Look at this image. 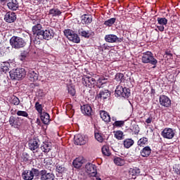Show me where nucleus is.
Listing matches in <instances>:
<instances>
[{
	"instance_id": "9b49d317",
	"label": "nucleus",
	"mask_w": 180,
	"mask_h": 180,
	"mask_svg": "<svg viewBox=\"0 0 180 180\" xmlns=\"http://www.w3.org/2000/svg\"><path fill=\"white\" fill-rule=\"evenodd\" d=\"M161 136L163 139L172 140V138L175 137V131L172 128H165L161 132Z\"/></svg>"
},
{
	"instance_id": "3c124183",
	"label": "nucleus",
	"mask_w": 180,
	"mask_h": 180,
	"mask_svg": "<svg viewBox=\"0 0 180 180\" xmlns=\"http://www.w3.org/2000/svg\"><path fill=\"white\" fill-rule=\"evenodd\" d=\"M11 103H12V105H15V106H18V105H19V103H20V100H19V98L14 96L11 99Z\"/></svg>"
},
{
	"instance_id": "6e6552de",
	"label": "nucleus",
	"mask_w": 180,
	"mask_h": 180,
	"mask_svg": "<svg viewBox=\"0 0 180 180\" xmlns=\"http://www.w3.org/2000/svg\"><path fill=\"white\" fill-rule=\"evenodd\" d=\"M22 120L21 117L11 116L8 120L10 126L13 127L14 129H20V126H22V122H20Z\"/></svg>"
},
{
	"instance_id": "864d4df0",
	"label": "nucleus",
	"mask_w": 180,
	"mask_h": 180,
	"mask_svg": "<svg viewBox=\"0 0 180 180\" xmlns=\"http://www.w3.org/2000/svg\"><path fill=\"white\" fill-rule=\"evenodd\" d=\"M27 52L23 51L21 53L20 56V61H25L26 60V57H27Z\"/></svg>"
},
{
	"instance_id": "72a5a7b5",
	"label": "nucleus",
	"mask_w": 180,
	"mask_h": 180,
	"mask_svg": "<svg viewBox=\"0 0 180 180\" xmlns=\"http://www.w3.org/2000/svg\"><path fill=\"white\" fill-rule=\"evenodd\" d=\"M147 144H148V138L147 137H142L137 141V145L139 147H144Z\"/></svg>"
},
{
	"instance_id": "7c9ffc66",
	"label": "nucleus",
	"mask_w": 180,
	"mask_h": 180,
	"mask_svg": "<svg viewBox=\"0 0 180 180\" xmlns=\"http://www.w3.org/2000/svg\"><path fill=\"white\" fill-rule=\"evenodd\" d=\"M108 86V79L103 77L100 78L97 81V87L98 88H106Z\"/></svg>"
},
{
	"instance_id": "f3484780",
	"label": "nucleus",
	"mask_w": 180,
	"mask_h": 180,
	"mask_svg": "<svg viewBox=\"0 0 180 180\" xmlns=\"http://www.w3.org/2000/svg\"><path fill=\"white\" fill-rule=\"evenodd\" d=\"M17 19L16 13L14 12L8 11L4 15V20L7 22V23H13L15 20Z\"/></svg>"
},
{
	"instance_id": "338daca9",
	"label": "nucleus",
	"mask_w": 180,
	"mask_h": 180,
	"mask_svg": "<svg viewBox=\"0 0 180 180\" xmlns=\"http://www.w3.org/2000/svg\"><path fill=\"white\" fill-rule=\"evenodd\" d=\"M112 122H116V117H112Z\"/></svg>"
},
{
	"instance_id": "423d86ee",
	"label": "nucleus",
	"mask_w": 180,
	"mask_h": 180,
	"mask_svg": "<svg viewBox=\"0 0 180 180\" xmlns=\"http://www.w3.org/2000/svg\"><path fill=\"white\" fill-rule=\"evenodd\" d=\"M115 96H122V98H129L130 96V89L122 87L118 85L115 89Z\"/></svg>"
},
{
	"instance_id": "f03ea898",
	"label": "nucleus",
	"mask_w": 180,
	"mask_h": 180,
	"mask_svg": "<svg viewBox=\"0 0 180 180\" xmlns=\"http://www.w3.org/2000/svg\"><path fill=\"white\" fill-rule=\"evenodd\" d=\"M141 61L143 64H151L154 65L153 68H155V65L158 63V60L154 58V54L151 51H146L143 53Z\"/></svg>"
},
{
	"instance_id": "1a4fd4ad",
	"label": "nucleus",
	"mask_w": 180,
	"mask_h": 180,
	"mask_svg": "<svg viewBox=\"0 0 180 180\" xmlns=\"http://www.w3.org/2000/svg\"><path fill=\"white\" fill-rule=\"evenodd\" d=\"M104 40L106 43H122L123 38L118 37L114 34H109L105 36Z\"/></svg>"
},
{
	"instance_id": "dca6fc26",
	"label": "nucleus",
	"mask_w": 180,
	"mask_h": 180,
	"mask_svg": "<svg viewBox=\"0 0 180 180\" xmlns=\"http://www.w3.org/2000/svg\"><path fill=\"white\" fill-rule=\"evenodd\" d=\"M159 103L161 106L164 108H169L171 106V99L165 95H160L159 98Z\"/></svg>"
},
{
	"instance_id": "5701e85b",
	"label": "nucleus",
	"mask_w": 180,
	"mask_h": 180,
	"mask_svg": "<svg viewBox=\"0 0 180 180\" xmlns=\"http://www.w3.org/2000/svg\"><path fill=\"white\" fill-rule=\"evenodd\" d=\"M82 112L86 116H92V107L89 104L81 106Z\"/></svg>"
},
{
	"instance_id": "bf43d9fd",
	"label": "nucleus",
	"mask_w": 180,
	"mask_h": 180,
	"mask_svg": "<svg viewBox=\"0 0 180 180\" xmlns=\"http://www.w3.org/2000/svg\"><path fill=\"white\" fill-rule=\"evenodd\" d=\"M153 119L154 118H153L152 116L149 117L148 119H146V123H147V124H150V123H151V122H153Z\"/></svg>"
},
{
	"instance_id": "f257e3e1",
	"label": "nucleus",
	"mask_w": 180,
	"mask_h": 180,
	"mask_svg": "<svg viewBox=\"0 0 180 180\" xmlns=\"http://www.w3.org/2000/svg\"><path fill=\"white\" fill-rule=\"evenodd\" d=\"M55 35L54 30L48 27L38 33V40H51V39L54 38Z\"/></svg>"
},
{
	"instance_id": "7ed1b4c3",
	"label": "nucleus",
	"mask_w": 180,
	"mask_h": 180,
	"mask_svg": "<svg viewBox=\"0 0 180 180\" xmlns=\"http://www.w3.org/2000/svg\"><path fill=\"white\" fill-rule=\"evenodd\" d=\"M10 44L13 49L19 50L26 46V42L21 37L13 36L10 39Z\"/></svg>"
},
{
	"instance_id": "f704fd0d",
	"label": "nucleus",
	"mask_w": 180,
	"mask_h": 180,
	"mask_svg": "<svg viewBox=\"0 0 180 180\" xmlns=\"http://www.w3.org/2000/svg\"><path fill=\"white\" fill-rule=\"evenodd\" d=\"M68 40L70 41H72L73 43H79L81 41V39L79 38V36H78L75 32L72 34L71 37H68Z\"/></svg>"
},
{
	"instance_id": "774afa93",
	"label": "nucleus",
	"mask_w": 180,
	"mask_h": 180,
	"mask_svg": "<svg viewBox=\"0 0 180 180\" xmlns=\"http://www.w3.org/2000/svg\"><path fill=\"white\" fill-rule=\"evenodd\" d=\"M96 180H102V179H101V177H96Z\"/></svg>"
},
{
	"instance_id": "bb28decb",
	"label": "nucleus",
	"mask_w": 180,
	"mask_h": 180,
	"mask_svg": "<svg viewBox=\"0 0 180 180\" xmlns=\"http://www.w3.org/2000/svg\"><path fill=\"white\" fill-rule=\"evenodd\" d=\"M39 117L44 123V124H49L50 123V114L46 112H41L39 114Z\"/></svg>"
},
{
	"instance_id": "0e129e2a",
	"label": "nucleus",
	"mask_w": 180,
	"mask_h": 180,
	"mask_svg": "<svg viewBox=\"0 0 180 180\" xmlns=\"http://www.w3.org/2000/svg\"><path fill=\"white\" fill-rule=\"evenodd\" d=\"M35 2H37V4H41V2H43V1L44 0H34Z\"/></svg>"
},
{
	"instance_id": "680f3d73",
	"label": "nucleus",
	"mask_w": 180,
	"mask_h": 180,
	"mask_svg": "<svg viewBox=\"0 0 180 180\" xmlns=\"http://www.w3.org/2000/svg\"><path fill=\"white\" fill-rule=\"evenodd\" d=\"M43 157H44V155H43V153H41L40 154H39L37 158H38V160H43Z\"/></svg>"
},
{
	"instance_id": "cd10ccee",
	"label": "nucleus",
	"mask_w": 180,
	"mask_h": 180,
	"mask_svg": "<svg viewBox=\"0 0 180 180\" xmlns=\"http://www.w3.org/2000/svg\"><path fill=\"white\" fill-rule=\"evenodd\" d=\"M99 113L103 122L105 123H110V115H109V112L105 110H100Z\"/></svg>"
},
{
	"instance_id": "ea45409f",
	"label": "nucleus",
	"mask_w": 180,
	"mask_h": 180,
	"mask_svg": "<svg viewBox=\"0 0 180 180\" xmlns=\"http://www.w3.org/2000/svg\"><path fill=\"white\" fill-rule=\"evenodd\" d=\"M101 151L103 155H105V157H110V155L112 154L110 153V150L109 149V146H103L101 148Z\"/></svg>"
},
{
	"instance_id": "e433bc0d",
	"label": "nucleus",
	"mask_w": 180,
	"mask_h": 180,
	"mask_svg": "<svg viewBox=\"0 0 180 180\" xmlns=\"http://www.w3.org/2000/svg\"><path fill=\"white\" fill-rule=\"evenodd\" d=\"M79 33L82 37H85V39H89L91 37V34H89V30H84L83 28L79 30Z\"/></svg>"
},
{
	"instance_id": "6e6d98bb",
	"label": "nucleus",
	"mask_w": 180,
	"mask_h": 180,
	"mask_svg": "<svg viewBox=\"0 0 180 180\" xmlns=\"http://www.w3.org/2000/svg\"><path fill=\"white\" fill-rule=\"evenodd\" d=\"M139 133H140V128L139 127V125H136L134 129V134H139Z\"/></svg>"
},
{
	"instance_id": "c756f323",
	"label": "nucleus",
	"mask_w": 180,
	"mask_h": 180,
	"mask_svg": "<svg viewBox=\"0 0 180 180\" xmlns=\"http://www.w3.org/2000/svg\"><path fill=\"white\" fill-rule=\"evenodd\" d=\"M67 171L68 169L64 167V165H56V172L58 173V175H60V176H63V175H65V174H67Z\"/></svg>"
},
{
	"instance_id": "a878e982",
	"label": "nucleus",
	"mask_w": 180,
	"mask_h": 180,
	"mask_svg": "<svg viewBox=\"0 0 180 180\" xmlns=\"http://www.w3.org/2000/svg\"><path fill=\"white\" fill-rule=\"evenodd\" d=\"M82 25H90L92 23V16L88 14H84L80 17Z\"/></svg>"
},
{
	"instance_id": "aec40b11",
	"label": "nucleus",
	"mask_w": 180,
	"mask_h": 180,
	"mask_svg": "<svg viewBox=\"0 0 180 180\" xmlns=\"http://www.w3.org/2000/svg\"><path fill=\"white\" fill-rule=\"evenodd\" d=\"M151 148L148 146H144L141 150H140V155L142 157V158H148V157H150L151 155Z\"/></svg>"
},
{
	"instance_id": "de8ad7c7",
	"label": "nucleus",
	"mask_w": 180,
	"mask_h": 180,
	"mask_svg": "<svg viewBox=\"0 0 180 180\" xmlns=\"http://www.w3.org/2000/svg\"><path fill=\"white\" fill-rule=\"evenodd\" d=\"M21 158L23 161V162H29V158H30V156L27 153H23Z\"/></svg>"
},
{
	"instance_id": "4468645a",
	"label": "nucleus",
	"mask_w": 180,
	"mask_h": 180,
	"mask_svg": "<svg viewBox=\"0 0 180 180\" xmlns=\"http://www.w3.org/2000/svg\"><path fill=\"white\" fill-rule=\"evenodd\" d=\"M39 147H40V140L37 137L30 140L28 143L29 150L31 151H36Z\"/></svg>"
},
{
	"instance_id": "412c9836",
	"label": "nucleus",
	"mask_w": 180,
	"mask_h": 180,
	"mask_svg": "<svg viewBox=\"0 0 180 180\" xmlns=\"http://www.w3.org/2000/svg\"><path fill=\"white\" fill-rule=\"evenodd\" d=\"M7 6L10 11H18L19 9V1L18 0H8Z\"/></svg>"
},
{
	"instance_id": "2f4dec72",
	"label": "nucleus",
	"mask_w": 180,
	"mask_h": 180,
	"mask_svg": "<svg viewBox=\"0 0 180 180\" xmlns=\"http://www.w3.org/2000/svg\"><path fill=\"white\" fill-rule=\"evenodd\" d=\"M94 137L99 143H103L105 139H103V134L98 130L94 131Z\"/></svg>"
},
{
	"instance_id": "0eeeda50",
	"label": "nucleus",
	"mask_w": 180,
	"mask_h": 180,
	"mask_svg": "<svg viewBox=\"0 0 180 180\" xmlns=\"http://www.w3.org/2000/svg\"><path fill=\"white\" fill-rule=\"evenodd\" d=\"M85 171L90 176H96L98 174V170L96 169V165L92 163H86L85 165Z\"/></svg>"
},
{
	"instance_id": "69168bd1",
	"label": "nucleus",
	"mask_w": 180,
	"mask_h": 180,
	"mask_svg": "<svg viewBox=\"0 0 180 180\" xmlns=\"http://www.w3.org/2000/svg\"><path fill=\"white\" fill-rule=\"evenodd\" d=\"M5 75H6V73H1L0 74L1 77H5Z\"/></svg>"
},
{
	"instance_id": "20e7f679",
	"label": "nucleus",
	"mask_w": 180,
	"mask_h": 180,
	"mask_svg": "<svg viewBox=\"0 0 180 180\" xmlns=\"http://www.w3.org/2000/svg\"><path fill=\"white\" fill-rule=\"evenodd\" d=\"M9 74L11 79L19 80L26 77V70L23 68H17L15 70H11Z\"/></svg>"
},
{
	"instance_id": "393cba45",
	"label": "nucleus",
	"mask_w": 180,
	"mask_h": 180,
	"mask_svg": "<svg viewBox=\"0 0 180 180\" xmlns=\"http://www.w3.org/2000/svg\"><path fill=\"white\" fill-rule=\"evenodd\" d=\"M128 173L129 178H131V179H136V178L140 175V169L137 167L130 168Z\"/></svg>"
},
{
	"instance_id": "4d7b16f0",
	"label": "nucleus",
	"mask_w": 180,
	"mask_h": 180,
	"mask_svg": "<svg viewBox=\"0 0 180 180\" xmlns=\"http://www.w3.org/2000/svg\"><path fill=\"white\" fill-rule=\"evenodd\" d=\"M157 29H158L160 32H164V30H165L164 25H158Z\"/></svg>"
},
{
	"instance_id": "473e14b6",
	"label": "nucleus",
	"mask_w": 180,
	"mask_h": 180,
	"mask_svg": "<svg viewBox=\"0 0 180 180\" xmlns=\"http://www.w3.org/2000/svg\"><path fill=\"white\" fill-rule=\"evenodd\" d=\"M134 145V140L131 139H126L123 141V146L124 148H130L132 146Z\"/></svg>"
},
{
	"instance_id": "052dcab7",
	"label": "nucleus",
	"mask_w": 180,
	"mask_h": 180,
	"mask_svg": "<svg viewBox=\"0 0 180 180\" xmlns=\"http://www.w3.org/2000/svg\"><path fill=\"white\" fill-rule=\"evenodd\" d=\"M100 49H101V51H103L104 50H109V46L104 44L103 46H100Z\"/></svg>"
},
{
	"instance_id": "ddd939ff",
	"label": "nucleus",
	"mask_w": 180,
	"mask_h": 180,
	"mask_svg": "<svg viewBox=\"0 0 180 180\" xmlns=\"http://www.w3.org/2000/svg\"><path fill=\"white\" fill-rule=\"evenodd\" d=\"M74 140L76 146H84V144L88 143V138L85 137V136H82L81 134L75 135Z\"/></svg>"
},
{
	"instance_id": "58836bf2",
	"label": "nucleus",
	"mask_w": 180,
	"mask_h": 180,
	"mask_svg": "<svg viewBox=\"0 0 180 180\" xmlns=\"http://www.w3.org/2000/svg\"><path fill=\"white\" fill-rule=\"evenodd\" d=\"M115 79L117 82H124V81H126L123 73H117L115 76Z\"/></svg>"
},
{
	"instance_id": "37998d69",
	"label": "nucleus",
	"mask_w": 180,
	"mask_h": 180,
	"mask_svg": "<svg viewBox=\"0 0 180 180\" xmlns=\"http://www.w3.org/2000/svg\"><path fill=\"white\" fill-rule=\"evenodd\" d=\"M31 23H32L34 26L40 25V19L38 18L37 15H32V18H31Z\"/></svg>"
},
{
	"instance_id": "a211bd4d",
	"label": "nucleus",
	"mask_w": 180,
	"mask_h": 180,
	"mask_svg": "<svg viewBox=\"0 0 180 180\" xmlns=\"http://www.w3.org/2000/svg\"><path fill=\"white\" fill-rule=\"evenodd\" d=\"M97 99H101V101H105V99H109L110 98V91L108 89H103L100 91L99 94L96 96Z\"/></svg>"
},
{
	"instance_id": "39448f33",
	"label": "nucleus",
	"mask_w": 180,
	"mask_h": 180,
	"mask_svg": "<svg viewBox=\"0 0 180 180\" xmlns=\"http://www.w3.org/2000/svg\"><path fill=\"white\" fill-rule=\"evenodd\" d=\"M40 171L38 169L32 168L31 170H24L22 174V179L32 180L34 176H39Z\"/></svg>"
},
{
	"instance_id": "e2e57ef3",
	"label": "nucleus",
	"mask_w": 180,
	"mask_h": 180,
	"mask_svg": "<svg viewBox=\"0 0 180 180\" xmlns=\"http://www.w3.org/2000/svg\"><path fill=\"white\" fill-rule=\"evenodd\" d=\"M151 94L154 96L155 95V89H151Z\"/></svg>"
},
{
	"instance_id": "79ce46f5",
	"label": "nucleus",
	"mask_w": 180,
	"mask_h": 180,
	"mask_svg": "<svg viewBox=\"0 0 180 180\" xmlns=\"http://www.w3.org/2000/svg\"><path fill=\"white\" fill-rule=\"evenodd\" d=\"M114 162L115 165H118L120 167L124 165V160L119 157H117L114 159Z\"/></svg>"
},
{
	"instance_id": "9d476101",
	"label": "nucleus",
	"mask_w": 180,
	"mask_h": 180,
	"mask_svg": "<svg viewBox=\"0 0 180 180\" xmlns=\"http://www.w3.org/2000/svg\"><path fill=\"white\" fill-rule=\"evenodd\" d=\"M82 81L83 85H84V86H87V88H92L94 84L96 83V80H95V78L88 75H84L82 77Z\"/></svg>"
},
{
	"instance_id": "13d9d810",
	"label": "nucleus",
	"mask_w": 180,
	"mask_h": 180,
	"mask_svg": "<svg viewBox=\"0 0 180 180\" xmlns=\"http://www.w3.org/2000/svg\"><path fill=\"white\" fill-rule=\"evenodd\" d=\"M44 164H45V165L47 167V165H51V160H46V159H44Z\"/></svg>"
},
{
	"instance_id": "49530a36",
	"label": "nucleus",
	"mask_w": 180,
	"mask_h": 180,
	"mask_svg": "<svg viewBox=\"0 0 180 180\" xmlns=\"http://www.w3.org/2000/svg\"><path fill=\"white\" fill-rule=\"evenodd\" d=\"M112 126H114V127H123V126H124V121L123 120L115 121L112 124Z\"/></svg>"
},
{
	"instance_id": "c03bdc74",
	"label": "nucleus",
	"mask_w": 180,
	"mask_h": 180,
	"mask_svg": "<svg viewBox=\"0 0 180 180\" xmlns=\"http://www.w3.org/2000/svg\"><path fill=\"white\" fill-rule=\"evenodd\" d=\"M64 35L65 36V37H71L72 36V34H74L75 33V32L72 31V30L70 29H66L63 31Z\"/></svg>"
},
{
	"instance_id": "a19ab883",
	"label": "nucleus",
	"mask_w": 180,
	"mask_h": 180,
	"mask_svg": "<svg viewBox=\"0 0 180 180\" xmlns=\"http://www.w3.org/2000/svg\"><path fill=\"white\" fill-rule=\"evenodd\" d=\"M115 134V139H117V140H123V139H124V134L123 133V131L118 130L116 131H114Z\"/></svg>"
},
{
	"instance_id": "b1692460",
	"label": "nucleus",
	"mask_w": 180,
	"mask_h": 180,
	"mask_svg": "<svg viewBox=\"0 0 180 180\" xmlns=\"http://www.w3.org/2000/svg\"><path fill=\"white\" fill-rule=\"evenodd\" d=\"M40 149L44 154H49L51 151V143L49 142H43L40 146Z\"/></svg>"
},
{
	"instance_id": "a18cd8bd",
	"label": "nucleus",
	"mask_w": 180,
	"mask_h": 180,
	"mask_svg": "<svg viewBox=\"0 0 180 180\" xmlns=\"http://www.w3.org/2000/svg\"><path fill=\"white\" fill-rule=\"evenodd\" d=\"M158 23L164 26L168 23V20L165 18H158Z\"/></svg>"
},
{
	"instance_id": "6ab92c4d",
	"label": "nucleus",
	"mask_w": 180,
	"mask_h": 180,
	"mask_svg": "<svg viewBox=\"0 0 180 180\" xmlns=\"http://www.w3.org/2000/svg\"><path fill=\"white\" fill-rule=\"evenodd\" d=\"M27 77L30 81L34 82V81H37V79H39V72L36 70H34L31 69L28 72Z\"/></svg>"
},
{
	"instance_id": "f8f14e48",
	"label": "nucleus",
	"mask_w": 180,
	"mask_h": 180,
	"mask_svg": "<svg viewBox=\"0 0 180 180\" xmlns=\"http://www.w3.org/2000/svg\"><path fill=\"white\" fill-rule=\"evenodd\" d=\"M42 29L43 26L41 25V24H38L37 25L32 26V32L33 34H36V38H34V40H33L34 44H37V43L40 44V41H37V39H39V33H40V32H43Z\"/></svg>"
},
{
	"instance_id": "c85d7f7f",
	"label": "nucleus",
	"mask_w": 180,
	"mask_h": 180,
	"mask_svg": "<svg viewBox=\"0 0 180 180\" xmlns=\"http://www.w3.org/2000/svg\"><path fill=\"white\" fill-rule=\"evenodd\" d=\"M82 164H84V158L79 157L77 158L75 160L72 162V165L75 167V168H81L82 167Z\"/></svg>"
},
{
	"instance_id": "603ef678",
	"label": "nucleus",
	"mask_w": 180,
	"mask_h": 180,
	"mask_svg": "<svg viewBox=\"0 0 180 180\" xmlns=\"http://www.w3.org/2000/svg\"><path fill=\"white\" fill-rule=\"evenodd\" d=\"M173 171L174 172V174H176V175H180V164L175 165L173 167Z\"/></svg>"
},
{
	"instance_id": "4c0bfd02",
	"label": "nucleus",
	"mask_w": 180,
	"mask_h": 180,
	"mask_svg": "<svg viewBox=\"0 0 180 180\" xmlns=\"http://www.w3.org/2000/svg\"><path fill=\"white\" fill-rule=\"evenodd\" d=\"M35 110L37 112H38L39 115L43 113V108H44V105L40 103V102L37 101L34 105Z\"/></svg>"
},
{
	"instance_id": "5fc2aeb1",
	"label": "nucleus",
	"mask_w": 180,
	"mask_h": 180,
	"mask_svg": "<svg viewBox=\"0 0 180 180\" xmlns=\"http://www.w3.org/2000/svg\"><path fill=\"white\" fill-rule=\"evenodd\" d=\"M165 56H167V57H168V58H172V53H171V51L167 50L165 51Z\"/></svg>"
},
{
	"instance_id": "8fccbe9b",
	"label": "nucleus",
	"mask_w": 180,
	"mask_h": 180,
	"mask_svg": "<svg viewBox=\"0 0 180 180\" xmlns=\"http://www.w3.org/2000/svg\"><path fill=\"white\" fill-rule=\"evenodd\" d=\"M17 116H22V117H29V114L26 111L18 110Z\"/></svg>"
},
{
	"instance_id": "09e8293b",
	"label": "nucleus",
	"mask_w": 180,
	"mask_h": 180,
	"mask_svg": "<svg viewBox=\"0 0 180 180\" xmlns=\"http://www.w3.org/2000/svg\"><path fill=\"white\" fill-rule=\"evenodd\" d=\"M68 94L71 95V96H75V88L72 86H70L68 87Z\"/></svg>"
},
{
	"instance_id": "2eb2a0df",
	"label": "nucleus",
	"mask_w": 180,
	"mask_h": 180,
	"mask_svg": "<svg viewBox=\"0 0 180 180\" xmlns=\"http://www.w3.org/2000/svg\"><path fill=\"white\" fill-rule=\"evenodd\" d=\"M40 179L41 180H54L56 176L53 173H48L47 170L44 169L39 172Z\"/></svg>"
},
{
	"instance_id": "c9c22d12",
	"label": "nucleus",
	"mask_w": 180,
	"mask_h": 180,
	"mask_svg": "<svg viewBox=\"0 0 180 180\" xmlns=\"http://www.w3.org/2000/svg\"><path fill=\"white\" fill-rule=\"evenodd\" d=\"M115 23H116V18H110L107 20H105L103 23L104 26H106L107 27H111V26H113V25H115Z\"/></svg>"
},
{
	"instance_id": "4be33fe9",
	"label": "nucleus",
	"mask_w": 180,
	"mask_h": 180,
	"mask_svg": "<svg viewBox=\"0 0 180 180\" xmlns=\"http://www.w3.org/2000/svg\"><path fill=\"white\" fill-rule=\"evenodd\" d=\"M63 13V10L58 8V6H54L53 8H51L49 11V15H51L52 18H56V16L61 15Z\"/></svg>"
}]
</instances>
